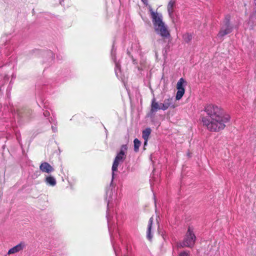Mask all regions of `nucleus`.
Segmentation results:
<instances>
[{
    "instance_id": "nucleus-10",
    "label": "nucleus",
    "mask_w": 256,
    "mask_h": 256,
    "mask_svg": "<svg viewBox=\"0 0 256 256\" xmlns=\"http://www.w3.org/2000/svg\"><path fill=\"white\" fill-rule=\"evenodd\" d=\"M26 247V244L24 242H22L16 246L10 248L8 252V254H14L18 252L23 250Z\"/></svg>"
},
{
    "instance_id": "nucleus-22",
    "label": "nucleus",
    "mask_w": 256,
    "mask_h": 256,
    "mask_svg": "<svg viewBox=\"0 0 256 256\" xmlns=\"http://www.w3.org/2000/svg\"><path fill=\"white\" fill-rule=\"evenodd\" d=\"M10 126H12V127L13 130H14V132H15V135L16 136V139H17L18 142L20 144V142L21 140V138H20V132L16 131V130L14 128V123H13V122H11V125Z\"/></svg>"
},
{
    "instance_id": "nucleus-13",
    "label": "nucleus",
    "mask_w": 256,
    "mask_h": 256,
    "mask_svg": "<svg viewBox=\"0 0 256 256\" xmlns=\"http://www.w3.org/2000/svg\"><path fill=\"white\" fill-rule=\"evenodd\" d=\"M254 4L253 12L250 16L248 21V24H250L251 26L256 24V0H254Z\"/></svg>"
},
{
    "instance_id": "nucleus-31",
    "label": "nucleus",
    "mask_w": 256,
    "mask_h": 256,
    "mask_svg": "<svg viewBox=\"0 0 256 256\" xmlns=\"http://www.w3.org/2000/svg\"><path fill=\"white\" fill-rule=\"evenodd\" d=\"M127 53L130 56V52L128 50Z\"/></svg>"
},
{
    "instance_id": "nucleus-9",
    "label": "nucleus",
    "mask_w": 256,
    "mask_h": 256,
    "mask_svg": "<svg viewBox=\"0 0 256 256\" xmlns=\"http://www.w3.org/2000/svg\"><path fill=\"white\" fill-rule=\"evenodd\" d=\"M169 107L174 108L175 107L174 100L172 98H169L164 100V103H160V108L165 110Z\"/></svg>"
},
{
    "instance_id": "nucleus-26",
    "label": "nucleus",
    "mask_w": 256,
    "mask_h": 256,
    "mask_svg": "<svg viewBox=\"0 0 256 256\" xmlns=\"http://www.w3.org/2000/svg\"><path fill=\"white\" fill-rule=\"evenodd\" d=\"M56 57L58 60H60L62 58V56L60 54H57Z\"/></svg>"
},
{
    "instance_id": "nucleus-2",
    "label": "nucleus",
    "mask_w": 256,
    "mask_h": 256,
    "mask_svg": "<svg viewBox=\"0 0 256 256\" xmlns=\"http://www.w3.org/2000/svg\"><path fill=\"white\" fill-rule=\"evenodd\" d=\"M204 110L208 116L204 117L202 122L210 131L217 132L224 129L225 124L230 119V116L228 114H223L222 110L216 105L208 104L205 107Z\"/></svg>"
},
{
    "instance_id": "nucleus-21",
    "label": "nucleus",
    "mask_w": 256,
    "mask_h": 256,
    "mask_svg": "<svg viewBox=\"0 0 256 256\" xmlns=\"http://www.w3.org/2000/svg\"><path fill=\"white\" fill-rule=\"evenodd\" d=\"M192 38V36L191 34L186 33L183 35V38L185 42H188Z\"/></svg>"
},
{
    "instance_id": "nucleus-19",
    "label": "nucleus",
    "mask_w": 256,
    "mask_h": 256,
    "mask_svg": "<svg viewBox=\"0 0 256 256\" xmlns=\"http://www.w3.org/2000/svg\"><path fill=\"white\" fill-rule=\"evenodd\" d=\"M44 108H45L46 110H45L43 112V115L44 117L46 118H48H48H50L51 116H50V112L49 110H48L47 109H48V107L46 105V102L44 104ZM52 118L54 117V114L52 113Z\"/></svg>"
},
{
    "instance_id": "nucleus-18",
    "label": "nucleus",
    "mask_w": 256,
    "mask_h": 256,
    "mask_svg": "<svg viewBox=\"0 0 256 256\" xmlns=\"http://www.w3.org/2000/svg\"><path fill=\"white\" fill-rule=\"evenodd\" d=\"M151 129L150 128H146L142 131V137L144 139V140H146L148 139L151 133Z\"/></svg>"
},
{
    "instance_id": "nucleus-23",
    "label": "nucleus",
    "mask_w": 256,
    "mask_h": 256,
    "mask_svg": "<svg viewBox=\"0 0 256 256\" xmlns=\"http://www.w3.org/2000/svg\"><path fill=\"white\" fill-rule=\"evenodd\" d=\"M178 256H190V252L189 250H184L179 253Z\"/></svg>"
},
{
    "instance_id": "nucleus-5",
    "label": "nucleus",
    "mask_w": 256,
    "mask_h": 256,
    "mask_svg": "<svg viewBox=\"0 0 256 256\" xmlns=\"http://www.w3.org/2000/svg\"><path fill=\"white\" fill-rule=\"evenodd\" d=\"M110 56L112 60H113L115 64L114 71L116 76L118 79L122 80H124V76L122 74L120 65L118 61H117L116 58V48L114 47V43H113L112 48L111 50Z\"/></svg>"
},
{
    "instance_id": "nucleus-32",
    "label": "nucleus",
    "mask_w": 256,
    "mask_h": 256,
    "mask_svg": "<svg viewBox=\"0 0 256 256\" xmlns=\"http://www.w3.org/2000/svg\"><path fill=\"white\" fill-rule=\"evenodd\" d=\"M1 52V48L0 47V52Z\"/></svg>"
},
{
    "instance_id": "nucleus-30",
    "label": "nucleus",
    "mask_w": 256,
    "mask_h": 256,
    "mask_svg": "<svg viewBox=\"0 0 256 256\" xmlns=\"http://www.w3.org/2000/svg\"><path fill=\"white\" fill-rule=\"evenodd\" d=\"M10 136V134H7V136H6L7 139H8Z\"/></svg>"
},
{
    "instance_id": "nucleus-1",
    "label": "nucleus",
    "mask_w": 256,
    "mask_h": 256,
    "mask_svg": "<svg viewBox=\"0 0 256 256\" xmlns=\"http://www.w3.org/2000/svg\"><path fill=\"white\" fill-rule=\"evenodd\" d=\"M128 146L126 144L121 146L120 151L117 154L112 168V178L110 184L106 190L105 200L107 202V218L110 240L116 256H130L131 248L128 244L122 240L117 226L118 216L114 207L116 206L120 198L118 196L116 188L113 184L114 172L118 171L120 163H122L126 156Z\"/></svg>"
},
{
    "instance_id": "nucleus-15",
    "label": "nucleus",
    "mask_w": 256,
    "mask_h": 256,
    "mask_svg": "<svg viewBox=\"0 0 256 256\" xmlns=\"http://www.w3.org/2000/svg\"><path fill=\"white\" fill-rule=\"evenodd\" d=\"M45 182L49 186H54L56 185V181L54 177L49 176L46 178Z\"/></svg>"
},
{
    "instance_id": "nucleus-24",
    "label": "nucleus",
    "mask_w": 256,
    "mask_h": 256,
    "mask_svg": "<svg viewBox=\"0 0 256 256\" xmlns=\"http://www.w3.org/2000/svg\"><path fill=\"white\" fill-rule=\"evenodd\" d=\"M46 55L50 58L51 60H54V54L52 51H51V50L48 51L46 52Z\"/></svg>"
},
{
    "instance_id": "nucleus-20",
    "label": "nucleus",
    "mask_w": 256,
    "mask_h": 256,
    "mask_svg": "<svg viewBox=\"0 0 256 256\" xmlns=\"http://www.w3.org/2000/svg\"><path fill=\"white\" fill-rule=\"evenodd\" d=\"M134 150L136 152L139 150V148L140 146L141 142L138 138H135L134 140Z\"/></svg>"
},
{
    "instance_id": "nucleus-7",
    "label": "nucleus",
    "mask_w": 256,
    "mask_h": 256,
    "mask_svg": "<svg viewBox=\"0 0 256 256\" xmlns=\"http://www.w3.org/2000/svg\"><path fill=\"white\" fill-rule=\"evenodd\" d=\"M149 11L150 14L151 18L154 24V27L156 26H158L160 24H162V15L160 14H158L157 12L153 11L152 8H150Z\"/></svg>"
},
{
    "instance_id": "nucleus-11",
    "label": "nucleus",
    "mask_w": 256,
    "mask_h": 256,
    "mask_svg": "<svg viewBox=\"0 0 256 256\" xmlns=\"http://www.w3.org/2000/svg\"><path fill=\"white\" fill-rule=\"evenodd\" d=\"M40 170L43 172L50 174L54 170V168L47 162H43L40 166Z\"/></svg>"
},
{
    "instance_id": "nucleus-28",
    "label": "nucleus",
    "mask_w": 256,
    "mask_h": 256,
    "mask_svg": "<svg viewBox=\"0 0 256 256\" xmlns=\"http://www.w3.org/2000/svg\"><path fill=\"white\" fill-rule=\"evenodd\" d=\"M144 4H148V0H142Z\"/></svg>"
},
{
    "instance_id": "nucleus-4",
    "label": "nucleus",
    "mask_w": 256,
    "mask_h": 256,
    "mask_svg": "<svg viewBox=\"0 0 256 256\" xmlns=\"http://www.w3.org/2000/svg\"><path fill=\"white\" fill-rule=\"evenodd\" d=\"M230 15L228 14L225 16L222 26L218 34V38H222L232 32L233 27L230 24Z\"/></svg>"
},
{
    "instance_id": "nucleus-16",
    "label": "nucleus",
    "mask_w": 256,
    "mask_h": 256,
    "mask_svg": "<svg viewBox=\"0 0 256 256\" xmlns=\"http://www.w3.org/2000/svg\"><path fill=\"white\" fill-rule=\"evenodd\" d=\"M52 117H50L48 118V123L52 124V130L54 132H56L58 131V128L56 126L57 121L55 118V116H53Z\"/></svg>"
},
{
    "instance_id": "nucleus-8",
    "label": "nucleus",
    "mask_w": 256,
    "mask_h": 256,
    "mask_svg": "<svg viewBox=\"0 0 256 256\" xmlns=\"http://www.w3.org/2000/svg\"><path fill=\"white\" fill-rule=\"evenodd\" d=\"M184 83H186V80L183 78H180L177 83L176 88L178 89V91L176 96V100H180L184 94L185 90L184 86Z\"/></svg>"
},
{
    "instance_id": "nucleus-17",
    "label": "nucleus",
    "mask_w": 256,
    "mask_h": 256,
    "mask_svg": "<svg viewBox=\"0 0 256 256\" xmlns=\"http://www.w3.org/2000/svg\"><path fill=\"white\" fill-rule=\"evenodd\" d=\"M152 222H153V218L152 217L150 218V220H148V230H147V232H146V236H147V238L149 240H150L152 238V235L151 234V229H152Z\"/></svg>"
},
{
    "instance_id": "nucleus-27",
    "label": "nucleus",
    "mask_w": 256,
    "mask_h": 256,
    "mask_svg": "<svg viewBox=\"0 0 256 256\" xmlns=\"http://www.w3.org/2000/svg\"><path fill=\"white\" fill-rule=\"evenodd\" d=\"M65 0H59V4L62 6H64V2Z\"/></svg>"
},
{
    "instance_id": "nucleus-29",
    "label": "nucleus",
    "mask_w": 256,
    "mask_h": 256,
    "mask_svg": "<svg viewBox=\"0 0 256 256\" xmlns=\"http://www.w3.org/2000/svg\"><path fill=\"white\" fill-rule=\"evenodd\" d=\"M148 140H144V146H146L147 144Z\"/></svg>"
},
{
    "instance_id": "nucleus-25",
    "label": "nucleus",
    "mask_w": 256,
    "mask_h": 256,
    "mask_svg": "<svg viewBox=\"0 0 256 256\" xmlns=\"http://www.w3.org/2000/svg\"><path fill=\"white\" fill-rule=\"evenodd\" d=\"M7 48H8V46L4 48V53L6 56H8L10 54V53L6 51V49Z\"/></svg>"
},
{
    "instance_id": "nucleus-6",
    "label": "nucleus",
    "mask_w": 256,
    "mask_h": 256,
    "mask_svg": "<svg viewBox=\"0 0 256 256\" xmlns=\"http://www.w3.org/2000/svg\"><path fill=\"white\" fill-rule=\"evenodd\" d=\"M154 29L156 33L160 36L163 38H168L170 37V34L166 26L164 23L156 26Z\"/></svg>"
},
{
    "instance_id": "nucleus-14",
    "label": "nucleus",
    "mask_w": 256,
    "mask_h": 256,
    "mask_svg": "<svg viewBox=\"0 0 256 256\" xmlns=\"http://www.w3.org/2000/svg\"><path fill=\"white\" fill-rule=\"evenodd\" d=\"M158 110H162L160 108V104H158V102L156 101L154 98L152 100L151 104L150 114H153L156 112Z\"/></svg>"
},
{
    "instance_id": "nucleus-12",
    "label": "nucleus",
    "mask_w": 256,
    "mask_h": 256,
    "mask_svg": "<svg viewBox=\"0 0 256 256\" xmlns=\"http://www.w3.org/2000/svg\"><path fill=\"white\" fill-rule=\"evenodd\" d=\"M176 7V0H170L168 3L167 9L168 14L170 18L174 16V8Z\"/></svg>"
},
{
    "instance_id": "nucleus-3",
    "label": "nucleus",
    "mask_w": 256,
    "mask_h": 256,
    "mask_svg": "<svg viewBox=\"0 0 256 256\" xmlns=\"http://www.w3.org/2000/svg\"><path fill=\"white\" fill-rule=\"evenodd\" d=\"M196 240V236L193 230L190 226L188 228L187 232L182 242L177 244L178 248L188 247L192 248L194 246Z\"/></svg>"
}]
</instances>
